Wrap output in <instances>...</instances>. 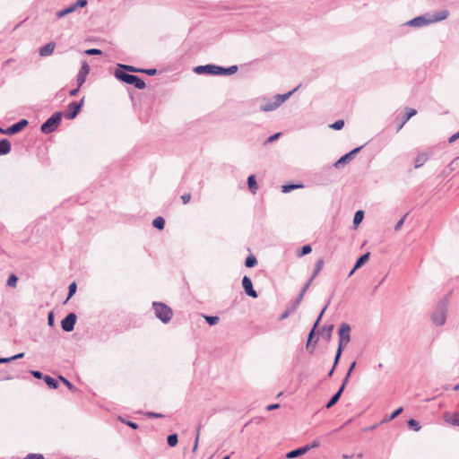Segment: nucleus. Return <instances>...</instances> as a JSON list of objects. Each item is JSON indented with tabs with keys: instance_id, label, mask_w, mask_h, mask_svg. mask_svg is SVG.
<instances>
[{
	"instance_id": "obj_1",
	"label": "nucleus",
	"mask_w": 459,
	"mask_h": 459,
	"mask_svg": "<svg viewBox=\"0 0 459 459\" xmlns=\"http://www.w3.org/2000/svg\"><path fill=\"white\" fill-rule=\"evenodd\" d=\"M448 16V12L446 10H441L433 14L425 13L423 15L417 16L407 22L404 25L414 27V28H421L424 26H428L431 23L441 22L446 19Z\"/></svg>"
},
{
	"instance_id": "obj_2",
	"label": "nucleus",
	"mask_w": 459,
	"mask_h": 459,
	"mask_svg": "<svg viewBox=\"0 0 459 459\" xmlns=\"http://www.w3.org/2000/svg\"><path fill=\"white\" fill-rule=\"evenodd\" d=\"M296 90L297 88L284 94H276L272 99L264 98L260 105V110L264 112H270L277 109L293 94Z\"/></svg>"
},
{
	"instance_id": "obj_3",
	"label": "nucleus",
	"mask_w": 459,
	"mask_h": 459,
	"mask_svg": "<svg viewBox=\"0 0 459 459\" xmlns=\"http://www.w3.org/2000/svg\"><path fill=\"white\" fill-rule=\"evenodd\" d=\"M448 307V298H443L437 305L431 315V320L437 326H441L446 323Z\"/></svg>"
},
{
	"instance_id": "obj_4",
	"label": "nucleus",
	"mask_w": 459,
	"mask_h": 459,
	"mask_svg": "<svg viewBox=\"0 0 459 459\" xmlns=\"http://www.w3.org/2000/svg\"><path fill=\"white\" fill-rule=\"evenodd\" d=\"M115 76L119 81L126 82L127 84L134 85L135 88L139 90H143L146 86L144 81L142 78L134 74H129L125 71H122L121 69H116Z\"/></svg>"
},
{
	"instance_id": "obj_5",
	"label": "nucleus",
	"mask_w": 459,
	"mask_h": 459,
	"mask_svg": "<svg viewBox=\"0 0 459 459\" xmlns=\"http://www.w3.org/2000/svg\"><path fill=\"white\" fill-rule=\"evenodd\" d=\"M152 308L155 316L160 320L163 324H168L173 316L172 309L162 302L153 301Z\"/></svg>"
},
{
	"instance_id": "obj_6",
	"label": "nucleus",
	"mask_w": 459,
	"mask_h": 459,
	"mask_svg": "<svg viewBox=\"0 0 459 459\" xmlns=\"http://www.w3.org/2000/svg\"><path fill=\"white\" fill-rule=\"evenodd\" d=\"M62 120V112H55L40 126L43 134H50L56 130Z\"/></svg>"
},
{
	"instance_id": "obj_7",
	"label": "nucleus",
	"mask_w": 459,
	"mask_h": 459,
	"mask_svg": "<svg viewBox=\"0 0 459 459\" xmlns=\"http://www.w3.org/2000/svg\"><path fill=\"white\" fill-rule=\"evenodd\" d=\"M351 326L347 323H342L338 330L339 334V347L344 348L351 341Z\"/></svg>"
},
{
	"instance_id": "obj_8",
	"label": "nucleus",
	"mask_w": 459,
	"mask_h": 459,
	"mask_svg": "<svg viewBox=\"0 0 459 459\" xmlns=\"http://www.w3.org/2000/svg\"><path fill=\"white\" fill-rule=\"evenodd\" d=\"M83 100H84L82 99L80 102L73 101L70 104H68L67 110L65 113V117L66 119L75 118L82 109Z\"/></svg>"
},
{
	"instance_id": "obj_9",
	"label": "nucleus",
	"mask_w": 459,
	"mask_h": 459,
	"mask_svg": "<svg viewBox=\"0 0 459 459\" xmlns=\"http://www.w3.org/2000/svg\"><path fill=\"white\" fill-rule=\"evenodd\" d=\"M77 316L74 313H69L62 321L61 327L65 332L70 333L74 329Z\"/></svg>"
},
{
	"instance_id": "obj_10",
	"label": "nucleus",
	"mask_w": 459,
	"mask_h": 459,
	"mask_svg": "<svg viewBox=\"0 0 459 459\" xmlns=\"http://www.w3.org/2000/svg\"><path fill=\"white\" fill-rule=\"evenodd\" d=\"M219 65H197L194 68V72L198 74H207L212 75H218Z\"/></svg>"
},
{
	"instance_id": "obj_11",
	"label": "nucleus",
	"mask_w": 459,
	"mask_h": 459,
	"mask_svg": "<svg viewBox=\"0 0 459 459\" xmlns=\"http://www.w3.org/2000/svg\"><path fill=\"white\" fill-rule=\"evenodd\" d=\"M29 124L28 120L26 119H21L20 121L14 123L13 125L10 126L6 128V130L4 132L6 134H15L22 131L25 126H27Z\"/></svg>"
},
{
	"instance_id": "obj_12",
	"label": "nucleus",
	"mask_w": 459,
	"mask_h": 459,
	"mask_svg": "<svg viewBox=\"0 0 459 459\" xmlns=\"http://www.w3.org/2000/svg\"><path fill=\"white\" fill-rule=\"evenodd\" d=\"M242 286L245 290V292L252 298H257V292L253 288V283L251 279L245 275L242 279Z\"/></svg>"
},
{
	"instance_id": "obj_13",
	"label": "nucleus",
	"mask_w": 459,
	"mask_h": 459,
	"mask_svg": "<svg viewBox=\"0 0 459 459\" xmlns=\"http://www.w3.org/2000/svg\"><path fill=\"white\" fill-rule=\"evenodd\" d=\"M363 146L357 147L351 151L350 152L346 153L345 155L342 156L335 163L334 167L338 168L340 165L346 164L351 161V160L353 158L355 154H357Z\"/></svg>"
},
{
	"instance_id": "obj_14",
	"label": "nucleus",
	"mask_w": 459,
	"mask_h": 459,
	"mask_svg": "<svg viewBox=\"0 0 459 459\" xmlns=\"http://www.w3.org/2000/svg\"><path fill=\"white\" fill-rule=\"evenodd\" d=\"M444 420L449 425L459 427V411L446 412L444 414Z\"/></svg>"
},
{
	"instance_id": "obj_15",
	"label": "nucleus",
	"mask_w": 459,
	"mask_h": 459,
	"mask_svg": "<svg viewBox=\"0 0 459 459\" xmlns=\"http://www.w3.org/2000/svg\"><path fill=\"white\" fill-rule=\"evenodd\" d=\"M310 449V446L309 445H307V446H301V447H299L297 449H294V450H291L290 451L287 455H286V457L288 459H292V458H296L299 455H304L305 453H307L308 450Z\"/></svg>"
},
{
	"instance_id": "obj_16",
	"label": "nucleus",
	"mask_w": 459,
	"mask_h": 459,
	"mask_svg": "<svg viewBox=\"0 0 459 459\" xmlns=\"http://www.w3.org/2000/svg\"><path fill=\"white\" fill-rule=\"evenodd\" d=\"M431 152H420L415 157L414 162H415V169H419L421 166L424 165V163L429 160L430 157Z\"/></svg>"
},
{
	"instance_id": "obj_17",
	"label": "nucleus",
	"mask_w": 459,
	"mask_h": 459,
	"mask_svg": "<svg viewBox=\"0 0 459 459\" xmlns=\"http://www.w3.org/2000/svg\"><path fill=\"white\" fill-rule=\"evenodd\" d=\"M55 43L54 42H49L44 46H42L40 48H39V55L41 56H50L54 49H55Z\"/></svg>"
},
{
	"instance_id": "obj_18",
	"label": "nucleus",
	"mask_w": 459,
	"mask_h": 459,
	"mask_svg": "<svg viewBox=\"0 0 459 459\" xmlns=\"http://www.w3.org/2000/svg\"><path fill=\"white\" fill-rule=\"evenodd\" d=\"M238 69V68L237 65H231L228 68L219 66L218 75H222V74L223 75H231V74H234L235 73H237Z\"/></svg>"
},
{
	"instance_id": "obj_19",
	"label": "nucleus",
	"mask_w": 459,
	"mask_h": 459,
	"mask_svg": "<svg viewBox=\"0 0 459 459\" xmlns=\"http://www.w3.org/2000/svg\"><path fill=\"white\" fill-rule=\"evenodd\" d=\"M247 186L252 194L255 195L257 192L258 185L256 183L255 175H250L247 178Z\"/></svg>"
},
{
	"instance_id": "obj_20",
	"label": "nucleus",
	"mask_w": 459,
	"mask_h": 459,
	"mask_svg": "<svg viewBox=\"0 0 459 459\" xmlns=\"http://www.w3.org/2000/svg\"><path fill=\"white\" fill-rule=\"evenodd\" d=\"M11 147V143L7 139L0 140V156L9 153Z\"/></svg>"
},
{
	"instance_id": "obj_21",
	"label": "nucleus",
	"mask_w": 459,
	"mask_h": 459,
	"mask_svg": "<svg viewBox=\"0 0 459 459\" xmlns=\"http://www.w3.org/2000/svg\"><path fill=\"white\" fill-rule=\"evenodd\" d=\"M342 394V388H339V390L331 397V399L326 403V408L330 409L333 407L340 399Z\"/></svg>"
},
{
	"instance_id": "obj_22",
	"label": "nucleus",
	"mask_w": 459,
	"mask_h": 459,
	"mask_svg": "<svg viewBox=\"0 0 459 459\" xmlns=\"http://www.w3.org/2000/svg\"><path fill=\"white\" fill-rule=\"evenodd\" d=\"M369 255H370V253H366L364 255H362L361 256H359L355 264H354V270H358L359 268H360L364 264H366L368 259H369Z\"/></svg>"
},
{
	"instance_id": "obj_23",
	"label": "nucleus",
	"mask_w": 459,
	"mask_h": 459,
	"mask_svg": "<svg viewBox=\"0 0 459 459\" xmlns=\"http://www.w3.org/2000/svg\"><path fill=\"white\" fill-rule=\"evenodd\" d=\"M326 307H327V305H325V307L322 309L320 315L318 316L316 321L315 322L314 326H313L312 330L310 331V333L308 334V340H307V347L309 346V343H310L311 339H312V337L314 335V333H315V329L317 326V325H318V323H319V321H320L324 312L325 311Z\"/></svg>"
},
{
	"instance_id": "obj_24",
	"label": "nucleus",
	"mask_w": 459,
	"mask_h": 459,
	"mask_svg": "<svg viewBox=\"0 0 459 459\" xmlns=\"http://www.w3.org/2000/svg\"><path fill=\"white\" fill-rule=\"evenodd\" d=\"M76 10L74 3L71 4L69 6L65 7V9L63 10H60L58 12H56V16L58 18H62L69 13H72L73 12H74Z\"/></svg>"
},
{
	"instance_id": "obj_25",
	"label": "nucleus",
	"mask_w": 459,
	"mask_h": 459,
	"mask_svg": "<svg viewBox=\"0 0 459 459\" xmlns=\"http://www.w3.org/2000/svg\"><path fill=\"white\" fill-rule=\"evenodd\" d=\"M117 69H121L122 71H125L126 73H127V72L141 73L142 72V68H137V67L133 66V65H121V64L117 65Z\"/></svg>"
},
{
	"instance_id": "obj_26",
	"label": "nucleus",
	"mask_w": 459,
	"mask_h": 459,
	"mask_svg": "<svg viewBox=\"0 0 459 459\" xmlns=\"http://www.w3.org/2000/svg\"><path fill=\"white\" fill-rule=\"evenodd\" d=\"M44 381L47 385L51 389H56L58 387V381L50 376H44Z\"/></svg>"
},
{
	"instance_id": "obj_27",
	"label": "nucleus",
	"mask_w": 459,
	"mask_h": 459,
	"mask_svg": "<svg viewBox=\"0 0 459 459\" xmlns=\"http://www.w3.org/2000/svg\"><path fill=\"white\" fill-rule=\"evenodd\" d=\"M417 111L414 108H406V116L404 117L402 124L398 126V131L403 126V125L414 115H416Z\"/></svg>"
},
{
	"instance_id": "obj_28",
	"label": "nucleus",
	"mask_w": 459,
	"mask_h": 459,
	"mask_svg": "<svg viewBox=\"0 0 459 459\" xmlns=\"http://www.w3.org/2000/svg\"><path fill=\"white\" fill-rule=\"evenodd\" d=\"M152 226L160 230H163L164 229V226H165V220L159 216V217H156L153 221H152Z\"/></svg>"
},
{
	"instance_id": "obj_29",
	"label": "nucleus",
	"mask_w": 459,
	"mask_h": 459,
	"mask_svg": "<svg viewBox=\"0 0 459 459\" xmlns=\"http://www.w3.org/2000/svg\"><path fill=\"white\" fill-rule=\"evenodd\" d=\"M333 330V325H325L322 328V335L324 336V338H325L326 340H329L331 338V336H332Z\"/></svg>"
},
{
	"instance_id": "obj_30",
	"label": "nucleus",
	"mask_w": 459,
	"mask_h": 459,
	"mask_svg": "<svg viewBox=\"0 0 459 459\" xmlns=\"http://www.w3.org/2000/svg\"><path fill=\"white\" fill-rule=\"evenodd\" d=\"M167 442H168L169 446H170V447L176 446L178 443V434L175 433V434L169 435L167 437Z\"/></svg>"
},
{
	"instance_id": "obj_31",
	"label": "nucleus",
	"mask_w": 459,
	"mask_h": 459,
	"mask_svg": "<svg viewBox=\"0 0 459 459\" xmlns=\"http://www.w3.org/2000/svg\"><path fill=\"white\" fill-rule=\"evenodd\" d=\"M363 218H364V212L361 210L357 211L354 214L353 225L355 227L359 226V223L362 221Z\"/></svg>"
},
{
	"instance_id": "obj_32",
	"label": "nucleus",
	"mask_w": 459,
	"mask_h": 459,
	"mask_svg": "<svg viewBox=\"0 0 459 459\" xmlns=\"http://www.w3.org/2000/svg\"><path fill=\"white\" fill-rule=\"evenodd\" d=\"M302 185H295V184H290V185H284L281 186V191L283 193H290V191L302 187Z\"/></svg>"
},
{
	"instance_id": "obj_33",
	"label": "nucleus",
	"mask_w": 459,
	"mask_h": 459,
	"mask_svg": "<svg viewBox=\"0 0 459 459\" xmlns=\"http://www.w3.org/2000/svg\"><path fill=\"white\" fill-rule=\"evenodd\" d=\"M304 295L305 294L300 292L298 295V297L295 299V300L293 301L292 305L290 306L291 312H294L298 308L299 305L300 304L301 300L303 299Z\"/></svg>"
},
{
	"instance_id": "obj_34",
	"label": "nucleus",
	"mask_w": 459,
	"mask_h": 459,
	"mask_svg": "<svg viewBox=\"0 0 459 459\" xmlns=\"http://www.w3.org/2000/svg\"><path fill=\"white\" fill-rule=\"evenodd\" d=\"M323 264H324L323 259H319L316 262L315 270H314V272H313V273L311 275L312 279H315L316 276L319 273V272L322 270Z\"/></svg>"
},
{
	"instance_id": "obj_35",
	"label": "nucleus",
	"mask_w": 459,
	"mask_h": 459,
	"mask_svg": "<svg viewBox=\"0 0 459 459\" xmlns=\"http://www.w3.org/2000/svg\"><path fill=\"white\" fill-rule=\"evenodd\" d=\"M204 317L209 325H215L220 319L219 316H204Z\"/></svg>"
},
{
	"instance_id": "obj_36",
	"label": "nucleus",
	"mask_w": 459,
	"mask_h": 459,
	"mask_svg": "<svg viewBox=\"0 0 459 459\" xmlns=\"http://www.w3.org/2000/svg\"><path fill=\"white\" fill-rule=\"evenodd\" d=\"M256 264L257 260L254 255L247 256L245 261V265L249 268L254 267Z\"/></svg>"
},
{
	"instance_id": "obj_37",
	"label": "nucleus",
	"mask_w": 459,
	"mask_h": 459,
	"mask_svg": "<svg viewBox=\"0 0 459 459\" xmlns=\"http://www.w3.org/2000/svg\"><path fill=\"white\" fill-rule=\"evenodd\" d=\"M312 251V248L310 247V245H305L301 247V249L298 252V256H304L306 255H308L309 253H311Z\"/></svg>"
},
{
	"instance_id": "obj_38",
	"label": "nucleus",
	"mask_w": 459,
	"mask_h": 459,
	"mask_svg": "<svg viewBox=\"0 0 459 459\" xmlns=\"http://www.w3.org/2000/svg\"><path fill=\"white\" fill-rule=\"evenodd\" d=\"M17 281H18V278L15 274L12 273L9 277H8V280H7V285L9 287H16V284H17Z\"/></svg>"
},
{
	"instance_id": "obj_39",
	"label": "nucleus",
	"mask_w": 459,
	"mask_h": 459,
	"mask_svg": "<svg viewBox=\"0 0 459 459\" xmlns=\"http://www.w3.org/2000/svg\"><path fill=\"white\" fill-rule=\"evenodd\" d=\"M408 426L411 429H414L415 431H419L420 429L419 422L414 419H411L408 420Z\"/></svg>"
},
{
	"instance_id": "obj_40",
	"label": "nucleus",
	"mask_w": 459,
	"mask_h": 459,
	"mask_svg": "<svg viewBox=\"0 0 459 459\" xmlns=\"http://www.w3.org/2000/svg\"><path fill=\"white\" fill-rule=\"evenodd\" d=\"M90 72V66L87 63V61H83L82 64V66L79 70L80 74H82L83 75L87 76Z\"/></svg>"
},
{
	"instance_id": "obj_41",
	"label": "nucleus",
	"mask_w": 459,
	"mask_h": 459,
	"mask_svg": "<svg viewBox=\"0 0 459 459\" xmlns=\"http://www.w3.org/2000/svg\"><path fill=\"white\" fill-rule=\"evenodd\" d=\"M118 419H119L120 421H122L123 423L126 424L128 427H130L133 429H137L139 428L138 424L134 422V421L126 420L122 417H119Z\"/></svg>"
},
{
	"instance_id": "obj_42",
	"label": "nucleus",
	"mask_w": 459,
	"mask_h": 459,
	"mask_svg": "<svg viewBox=\"0 0 459 459\" xmlns=\"http://www.w3.org/2000/svg\"><path fill=\"white\" fill-rule=\"evenodd\" d=\"M76 289H77V286H76V283L75 282H72L69 287H68V297H67V299H69L70 298H72L74 293L76 292Z\"/></svg>"
},
{
	"instance_id": "obj_43",
	"label": "nucleus",
	"mask_w": 459,
	"mask_h": 459,
	"mask_svg": "<svg viewBox=\"0 0 459 459\" xmlns=\"http://www.w3.org/2000/svg\"><path fill=\"white\" fill-rule=\"evenodd\" d=\"M59 379L67 386L68 389H70L71 391H76V387L69 381L67 380L66 378H65L64 377H59Z\"/></svg>"
},
{
	"instance_id": "obj_44",
	"label": "nucleus",
	"mask_w": 459,
	"mask_h": 459,
	"mask_svg": "<svg viewBox=\"0 0 459 459\" xmlns=\"http://www.w3.org/2000/svg\"><path fill=\"white\" fill-rule=\"evenodd\" d=\"M342 351H343V348L338 346V349H337V351H336V354H335V358H334L333 368H335V367L337 366V364H338V362L340 360V358L342 356Z\"/></svg>"
},
{
	"instance_id": "obj_45",
	"label": "nucleus",
	"mask_w": 459,
	"mask_h": 459,
	"mask_svg": "<svg viewBox=\"0 0 459 459\" xmlns=\"http://www.w3.org/2000/svg\"><path fill=\"white\" fill-rule=\"evenodd\" d=\"M343 126H344V121L340 119V120L335 121L330 126H331V128H333L334 130H341L343 127Z\"/></svg>"
},
{
	"instance_id": "obj_46",
	"label": "nucleus",
	"mask_w": 459,
	"mask_h": 459,
	"mask_svg": "<svg viewBox=\"0 0 459 459\" xmlns=\"http://www.w3.org/2000/svg\"><path fill=\"white\" fill-rule=\"evenodd\" d=\"M86 77L87 76L83 75L82 74L78 73L76 82L79 87H82V84L85 82Z\"/></svg>"
},
{
	"instance_id": "obj_47",
	"label": "nucleus",
	"mask_w": 459,
	"mask_h": 459,
	"mask_svg": "<svg viewBox=\"0 0 459 459\" xmlns=\"http://www.w3.org/2000/svg\"><path fill=\"white\" fill-rule=\"evenodd\" d=\"M403 411V407H399L398 409H396L394 411H393L390 416L388 417L387 420H394V418H396L400 413H402Z\"/></svg>"
},
{
	"instance_id": "obj_48",
	"label": "nucleus",
	"mask_w": 459,
	"mask_h": 459,
	"mask_svg": "<svg viewBox=\"0 0 459 459\" xmlns=\"http://www.w3.org/2000/svg\"><path fill=\"white\" fill-rule=\"evenodd\" d=\"M102 52L100 49H98V48H89L87 50H85V54L88 55V56H96V55H100Z\"/></svg>"
},
{
	"instance_id": "obj_49",
	"label": "nucleus",
	"mask_w": 459,
	"mask_h": 459,
	"mask_svg": "<svg viewBox=\"0 0 459 459\" xmlns=\"http://www.w3.org/2000/svg\"><path fill=\"white\" fill-rule=\"evenodd\" d=\"M407 214H405L402 219H400L397 223L394 225V230L395 231H398L401 230V228L403 227V223H404V220L406 218Z\"/></svg>"
},
{
	"instance_id": "obj_50",
	"label": "nucleus",
	"mask_w": 459,
	"mask_h": 459,
	"mask_svg": "<svg viewBox=\"0 0 459 459\" xmlns=\"http://www.w3.org/2000/svg\"><path fill=\"white\" fill-rule=\"evenodd\" d=\"M48 325L49 326H54L55 325V318H54V313L53 312H49L48 315Z\"/></svg>"
},
{
	"instance_id": "obj_51",
	"label": "nucleus",
	"mask_w": 459,
	"mask_h": 459,
	"mask_svg": "<svg viewBox=\"0 0 459 459\" xmlns=\"http://www.w3.org/2000/svg\"><path fill=\"white\" fill-rule=\"evenodd\" d=\"M143 74H146L148 75H155L157 74V69L155 68H150V69H142V72Z\"/></svg>"
},
{
	"instance_id": "obj_52",
	"label": "nucleus",
	"mask_w": 459,
	"mask_h": 459,
	"mask_svg": "<svg viewBox=\"0 0 459 459\" xmlns=\"http://www.w3.org/2000/svg\"><path fill=\"white\" fill-rule=\"evenodd\" d=\"M25 459H44L41 454H29Z\"/></svg>"
},
{
	"instance_id": "obj_53",
	"label": "nucleus",
	"mask_w": 459,
	"mask_h": 459,
	"mask_svg": "<svg viewBox=\"0 0 459 459\" xmlns=\"http://www.w3.org/2000/svg\"><path fill=\"white\" fill-rule=\"evenodd\" d=\"M200 430H201V425H199V427L197 429L196 437H195V444H194V446H193V451H195L196 448H197Z\"/></svg>"
},
{
	"instance_id": "obj_54",
	"label": "nucleus",
	"mask_w": 459,
	"mask_h": 459,
	"mask_svg": "<svg viewBox=\"0 0 459 459\" xmlns=\"http://www.w3.org/2000/svg\"><path fill=\"white\" fill-rule=\"evenodd\" d=\"M291 307H288L280 316V320L287 318L291 314Z\"/></svg>"
},
{
	"instance_id": "obj_55",
	"label": "nucleus",
	"mask_w": 459,
	"mask_h": 459,
	"mask_svg": "<svg viewBox=\"0 0 459 459\" xmlns=\"http://www.w3.org/2000/svg\"><path fill=\"white\" fill-rule=\"evenodd\" d=\"M74 4L76 9L79 7H84L87 4V0H77Z\"/></svg>"
},
{
	"instance_id": "obj_56",
	"label": "nucleus",
	"mask_w": 459,
	"mask_h": 459,
	"mask_svg": "<svg viewBox=\"0 0 459 459\" xmlns=\"http://www.w3.org/2000/svg\"><path fill=\"white\" fill-rule=\"evenodd\" d=\"M181 199H182V202L184 204H186L190 202L191 200V194L188 193V194H185L181 196Z\"/></svg>"
},
{
	"instance_id": "obj_57",
	"label": "nucleus",
	"mask_w": 459,
	"mask_h": 459,
	"mask_svg": "<svg viewBox=\"0 0 459 459\" xmlns=\"http://www.w3.org/2000/svg\"><path fill=\"white\" fill-rule=\"evenodd\" d=\"M30 374L37 379L44 378L43 374L40 371L38 370H31Z\"/></svg>"
},
{
	"instance_id": "obj_58",
	"label": "nucleus",
	"mask_w": 459,
	"mask_h": 459,
	"mask_svg": "<svg viewBox=\"0 0 459 459\" xmlns=\"http://www.w3.org/2000/svg\"><path fill=\"white\" fill-rule=\"evenodd\" d=\"M314 279H312V277H310V279L305 283L302 290L300 291L301 293L305 294L307 290L309 288L310 284L312 283Z\"/></svg>"
},
{
	"instance_id": "obj_59",
	"label": "nucleus",
	"mask_w": 459,
	"mask_h": 459,
	"mask_svg": "<svg viewBox=\"0 0 459 459\" xmlns=\"http://www.w3.org/2000/svg\"><path fill=\"white\" fill-rule=\"evenodd\" d=\"M146 415L149 418H162V417H164L162 414L157 413V412H147Z\"/></svg>"
},
{
	"instance_id": "obj_60",
	"label": "nucleus",
	"mask_w": 459,
	"mask_h": 459,
	"mask_svg": "<svg viewBox=\"0 0 459 459\" xmlns=\"http://www.w3.org/2000/svg\"><path fill=\"white\" fill-rule=\"evenodd\" d=\"M457 139H459V131L455 134H454L453 135H451L448 139V142L449 143H454L455 142Z\"/></svg>"
},
{
	"instance_id": "obj_61",
	"label": "nucleus",
	"mask_w": 459,
	"mask_h": 459,
	"mask_svg": "<svg viewBox=\"0 0 459 459\" xmlns=\"http://www.w3.org/2000/svg\"><path fill=\"white\" fill-rule=\"evenodd\" d=\"M280 135H281V133H277V134H273V135H271V136L267 139V141H266V142H267V143H272V142H273V141L277 140V139L279 138V136H280Z\"/></svg>"
},
{
	"instance_id": "obj_62",
	"label": "nucleus",
	"mask_w": 459,
	"mask_h": 459,
	"mask_svg": "<svg viewBox=\"0 0 459 459\" xmlns=\"http://www.w3.org/2000/svg\"><path fill=\"white\" fill-rule=\"evenodd\" d=\"M280 407V404L279 403H273V404H270L266 407V410L267 411H273V410H275L277 408Z\"/></svg>"
},
{
	"instance_id": "obj_63",
	"label": "nucleus",
	"mask_w": 459,
	"mask_h": 459,
	"mask_svg": "<svg viewBox=\"0 0 459 459\" xmlns=\"http://www.w3.org/2000/svg\"><path fill=\"white\" fill-rule=\"evenodd\" d=\"M355 366H356V362H355V361H353V362L351 363V365L350 366L349 370H348V372H347V374H346V375H347V377H351V373H352V371H353V369H354Z\"/></svg>"
},
{
	"instance_id": "obj_64",
	"label": "nucleus",
	"mask_w": 459,
	"mask_h": 459,
	"mask_svg": "<svg viewBox=\"0 0 459 459\" xmlns=\"http://www.w3.org/2000/svg\"><path fill=\"white\" fill-rule=\"evenodd\" d=\"M23 357H24V353L21 352V353H18V354H16L14 356L10 357V359H12V361H13V360H15V359H22Z\"/></svg>"
}]
</instances>
